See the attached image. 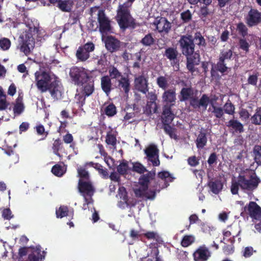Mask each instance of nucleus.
<instances>
[{
    "mask_svg": "<svg viewBox=\"0 0 261 261\" xmlns=\"http://www.w3.org/2000/svg\"><path fill=\"white\" fill-rule=\"evenodd\" d=\"M74 5L73 0H60L58 3L57 7L64 12L71 11Z\"/></svg>",
    "mask_w": 261,
    "mask_h": 261,
    "instance_id": "a878e982",
    "label": "nucleus"
},
{
    "mask_svg": "<svg viewBox=\"0 0 261 261\" xmlns=\"http://www.w3.org/2000/svg\"><path fill=\"white\" fill-rule=\"evenodd\" d=\"M176 89L175 88H171L165 90L162 94L163 101L166 103V105H169L173 107L176 102Z\"/></svg>",
    "mask_w": 261,
    "mask_h": 261,
    "instance_id": "6ab92c4d",
    "label": "nucleus"
},
{
    "mask_svg": "<svg viewBox=\"0 0 261 261\" xmlns=\"http://www.w3.org/2000/svg\"><path fill=\"white\" fill-rule=\"evenodd\" d=\"M36 86L41 93L46 92L52 82V79L49 73L42 71L41 73H35Z\"/></svg>",
    "mask_w": 261,
    "mask_h": 261,
    "instance_id": "1a4fd4ad",
    "label": "nucleus"
},
{
    "mask_svg": "<svg viewBox=\"0 0 261 261\" xmlns=\"http://www.w3.org/2000/svg\"><path fill=\"white\" fill-rule=\"evenodd\" d=\"M78 190L79 192L84 197L85 203L83 204V209L86 210V205L89 203L87 197H91L94 195L95 191V188L91 182L79 179Z\"/></svg>",
    "mask_w": 261,
    "mask_h": 261,
    "instance_id": "6e6552de",
    "label": "nucleus"
},
{
    "mask_svg": "<svg viewBox=\"0 0 261 261\" xmlns=\"http://www.w3.org/2000/svg\"><path fill=\"white\" fill-rule=\"evenodd\" d=\"M206 134L205 132L200 131L195 141L198 149H202L207 143Z\"/></svg>",
    "mask_w": 261,
    "mask_h": 261,
    "instance_id": "2f4dec72",
    "label": "nucleus"
},
{
    "mask_svg": "<svg viewBox=\"0 0 261 261\" xmlns=\"http://www.w3.org/2000/svg\"><path fill=\"white\" fill-rule=\"evenodd\" d=\"M223 109L224 113L230 115H233L235 113V106L229 99L224 104Z\"/></svg>",
    "mask_w": 261,
    "mask_h": 261,
    "instance_id": "c03bdc74",
    "label": "nucleus"
},
{
    "mask_svg": "<svg viewBox=\"0 0 261 261\" xmlns=\"http://www.w3.org/2000/svg\"><path fill=\"white\" fill-rule=\"evenodd\" d=\"M106 49L111 53L117 52L121 50L124 43L121 42L115 36L108 35L102 39Z\"/></svg>",
    "mask_w": 261,
    "mask_h": 261,
    "instance_id": "9d476101",
    "label": "nucleus"
},
{
    "mask_svg": "<svg viewBox=\"0 0 261 261\" xmlns=\"http://www.w3.org/2000/svg\"><path fill=\"white\" fill-rule=\"evenodd\" d=\"M59 81L55 79L51 82V85L48 88L47 91H49L50 94L55 100H58L61 98L62 92L59 85Z\"/></svg>",
    "mask_w": 261,
    "mask_h": 261,
    "instance_id": "4be33fe9",
    "label": "nucleus"
},
{
    "mask_svg": "<svg viewBox=\"0 0 261 261\" xmlns=\"http://www.w3.org/2000/svg\"><path fill=\"white\" fill-rule=\"evenodd\" d=\"M156 84L160 88L165 90L168 86V80L164 76H160L156 79Z\"/></svg>",
    "mask_w": 261,
    "mask_h": 261,
    "instance_id": "3c124183",
    "label": "nucleus"
},
{
    "mask_svg": "<svg viewBox=\"0 0 261 261\" xmlns=\"http://www.w3.org/2000/svg\"><path fill=\"white\" fill-rule=\"evenodd\" d=\"M76 57L79 61L84 62L90 58V54L85 51L83 48L79 46L76 52Z\"/></svg>",
    "mask_w": 261,
    "mask_h": 261,
    "instance_id": "58836bf2",
    "label": "nucleus"
},
{
    "mask_svg": "<svg viewBox=\"0 0 261 261\" xmlns=\"http://www.w3.org/2000/svg\"><path fill=\"white\" fill-rule=\"evenodd\" d=\"M260 182L259 178L255 174L246 176L239 174L236 178H232L230 186L232 194L237 195L239 189L245 193H250L256 190Z\"/></svg>",
    "mask_w": 261,
    "mask_h": 261,
    "instance_id": "f03ea898",
    "label": "nucleus"
},
{
    "mask_svg": "<svg viewBox=\"0 0 261 261\" xmlns=\"http://www.w3.org/2000/svg\"><path fill=\"white\" fill-rule=\"evenodd\" d=\"M117 82L118 84L116 87L123 90L125 93L127 94L130 90V82L128 77L123 76Z\"/></svg>",
    "mask_w": 261,
    "mask_h": 261,
    "instance_id": "bb28decb",
    "label": "nucleus"
},
{
    "mask_svg": "<svg viewBox=\"0 0 261 261\" xmlns=\"http://www.w3.org/2000/svg\"><path fill=\"white\" fill-rule=\"evenodd\" d=\"M130 170L128 166V163L126 160H123L117 167V171L120 175H125Z\"/></svg>",
    "mask_w": 261,
    "mask_h": 261,
    "instance_id": "4c0bfd02",
    "label": "nucleus"
},
{
    "mask_svg": "<svg viewBox=\"0 0 261 261\" xmlns=\"http://www.w3.org/2000/svg\"><path fill=\"white\" fill-rule=\"evenodd\" d=\"M105 112L106 115L108 116L112 117L117 113L116 108L113 103H111L106 106L105 109Z\"/></svg>",
    "mask_w": 261,
    "mask_h": 261,
    "instance_id": "603ef678",
    "label": "nucleus"
},
{
    "mask_svg": "<svg viewBox=\"0 0 261 261\" xmlns=\"http://www.w3.org/2000/svg\"><path fill=\"white\" fill-rule=\"evenodd\" d=\"M148 190V189L145 188L144 187L140 186V188L138 189H134V193L135 196L138 198H143L145 197L146 191Z\"/></svg>",
    "mask_w": 261,
    "mask_h": 261,
    "instance_id": "0e129e2a",
    "label": "nucleus"
},
{
    "mask_svg": "<svg viewBox=\"0 0 261 261\" xmlns=\"http://www.w3.org/2000/svg\"><path fill=\"white\" fill-rule=\"evenodd\" d=\"M194 242V237L190 235H186L183 237L181 241V245L184 247H187L191 245Z\"/></svg>",
    "mask_w": 261,
    "mask_h": 261,
    "instance_id": "4d7b16f0",
    "label": "nucleus"
},
{
    "mask_svg": "<svg viewBox=\"0 0 261 261\" xmlns=\"http://www.w3.org/2000/svg\"><path fill=\"white\" fill-rule=\"evenodd\" d=\"M178 43L180 49L186 57V67L189 72L193 74L196 70L195 66L200 63V55L195 52V44L191 35L181 36Z\"/></svg>",
    "mask_w": 261,
    "mask_h": 261,
    "instance_id": "f257e3e1",
    "label": "nucleus"
},
{
    "mask_svg": "<svg viewBox=\"0 0 261 261\" xmlns=\"http://www.w3.org/2000/svg\"><path fill=\"white\" fill-rule=\"evenodd\" d=\"M178 97L181 102L189 100L190 106L195 110H199L202 108L205 111L209 103H211V99L206 94H202L200 99L194 96V89L191 86L182 88Z\"/></svg>",
    "mask_w": 261,
    "mask_h": 261,
    "instance_id": "39448f33",
    "label": "nucleus"
},
{
    "mask_svg": "<svg viewBox=\"0 0 261 261\" xmlns=\"http://www.w3.org/2000/svg\"><path fill=\"white\" fill-rule=\"evenodd\" d=\"M132 170L133 172L142 174L144 172H147L146 167L144 166L141 163L138 162L133 163V167Z\"/></svg>",
    "mask_w": 261,
    "mask_h": 261,
    "instance_id": "49530a36",
    "label": "nucleus"
},
{
    "mask_svg": "<svg viewBox=\"0 0 261 261\" xmlns=\"http://www.w3.org/2000/svg\"><path fill=\"white\" fill-rule=\"evenodd\" d=\"M109 76L111 80L115 79L117 81L123 76L122 73L114 66L109 68Z\"/></svg>",
    "mask_w": 261,
    "mask_h": 261,
    "instance_id": "a19ab883",
    "label": "nucleus"
},
{
    "mask_svg": "<svg viewBox=\"0 0 261 261\" xmlns=\"http://www.w3.org/2000/svg\"><path fill=\"white\" fill-rule=\"evenodd\" d=\"M24 106L23 103V97L20 95L15 100L13 107V112L15 115H20L24 110Z\"/></svg>",
    "mask_w": 261,
    "mask_h": 261,
    "instance_id": "c756f323",
    "label": "nucleus"
},
{
    "mask_svg": "<svg viewBox=\"0 0 261 261\" xmlns=\"http://www.w3.org/2000/svg\"><path fill=\"white\" fill-rule=\"evenodd\" d=\"M51 172L58 177H61L65 173L63 168L59 164H56L52 167Z\"/></svg>",
    "mask_w": 261,
    "mask_h": 261,
    "instance_id": "6e6d98bb",
    "label": "nucleus"
},
{
    "mask_svg": "<svg viewBox=\"0 0 261 261\" xmlns=\"http://www.w3.org/2000/svg\"><path fill=\"white\" fill-rule=\"evenodd\" d=\"M159 105L156 102H148L146 106L144 108L143 113L147 116H150L152 114L158 113Z\"/></svg>",
    "mask_w": 261,
    "mask_h": 261,
    "instance_id": "c85d7f7f",
    "label": "nucleus"
},
{
    "mask_svg": "<svg viewBox=\"0 0 261 261\" xmlns=\"http://www.w3.org/2000/svg\"><path fill=\"white\" fill-rule=\"evenodd\" d=\"M155 38L151 33H148L140 40V43L144 46H151L154 44Z\"/></svg>",
    "mask_w": 261,
    "mask_h": 261,
    "instance_id": "c9c22d12",
    "label": "nucleus"
},
{
    "mask_svg": "<svg viewBox=\"0 0 261 261\" xmlns=\"http://www.w3.org/2000/svg\"><path fill=\"white\" fill-rule=\"evenodd\" d=\"M85 51L90 54V52L94 51L95 49V45L92 42H88L85 44L84 45L80 46Z\"/></svg>",
    "mask_w": 261,
    "mask_h": 261,
    "instance_id": "69168bd1",
    "label": "nucleus"
},
{
    "mask_svg": "<svg viewBox=\"0 0 261 261\" xmlns=\"http://www.w3.org/2000/svg\"><path fill=\"white\" fill-rule=\"evenodd\" d=\"M226 125L236 133L241 134L244 132L243 124L237 119H232L229 120L226 122Z\"/></svg>",
    "mask_w": 261,
    "mask_h": 261,
    "instance_id": "393cba45",
    "label": "nucleus"
},
{
    "mask_svg": "<svg viewBox=\"0 0 261 261\" xmlns=\"http://www.w3.org/2000/svg\"><path fill=\"white\" fill-rule=\"evenodd\" d=\"M139 178V184L140 186L144 187L148 189L149 184L151 180L154 178L155 176V170H152L150 171H147L146 174H142Z\"/></svg>",
    "mask_w": 261,
    "mask_h": 261,
    "instance_id": "5701e85b",
    "label": "nucleus"
},
{
    "mask_svg": "<svg viewBox=\"0 0 261 261\" xmlns=\"http://www.w3.org/2000/svg\"><path fill=\"white\" fill-rule=\"evenodd\" d=\"M9 105V103L6 100V95L5 94L3 88L0 86V111L5 110Z\"/></svg>",
    "mask_w": 261,
    "mask_h": 261,
    "instance_id": "79ce46f5",
    "label": "nucleus"
},
{
    "mask_svg": "<svg viewBox=\"0 0 261 261\" xmlns=\"http://www.w3.org/2000/svg\"><path fill=\"white\" fill-rule=\"evenodd\" d=\"M211 103H210L212 105V107L213 109L212 113L214 114V116L218 119L221 118L224 115V111L223 109L221 107H216L213 103V101L212 99Z\"/></svg>",
    "mask_w": 261,
    "mask_h": 261,
    "instance_id": "8fccbe9b",
    "label": "nucleus"
},
{
    "mask_svg": "<svg viewBox=\"0 0 261 261\" xmlns=\"http://www.w3.org/2000/svg\"><path fill=\"white\" fill-rule=\"evenodd\" d=\"M130 7L131 5L125 2L123 4H120L117 10L115 19L120 29L123 31L127 29H134L137 26L136 20L130 14Z\"/></svg>",
    "mask_w": 261,
    "mask_h": 261,
    "instance_id": "423d86ee",
    "label": "nucleus"
},
{
    "mask_svg": "<svg viewBox=\"0 0 261 261\" xmlns=\"http://www.w3.org/2000/svg\"><path fill=\"white\" fill-rule=\"evenodd\" d=\"M101 87L103 92L109 94L112 90L111 79L108 75H105L101 78Z\"/></svg>",
    "mask_w": 261,
    "mask_h": 261,
    "instance_id": "cd10ccee",
    "label": "nucleus"
},
{
    "mask_svg": "<svg viewBox=\"0 0 261 261\" xmlns=\"http://www.w3.org/2000/svg\"><path fill=\"white\" fill-rule=\"evenodd\" d=\"M254 160L259 166H261V146L255 145L253 148Z\"/></svg>",
    "mask_w": 261,
    "mask_h": 261,
    "instance_id": "de8ad7c7",
    "label": "nucleus"
},
{
    "mask_svg": "<svg viewBox=\"0 0 261 261\" xmlns=\"http://www.w3.org/2000/svg\"><path fill=\"white\" fill-rule=\"evenodd\" d=\"M97 21L99 24V31L100 33L104 34L111 32V21L106 16L103 10H99L98 11Z\"/></svg>",
    "mask_w": 261,
    "mask_h": 261,
    "instance_id": "f8f14e48",
    "label": "nucleus"
},
{
    "mask_svg": "<svg viewBox=\"0 0 261 261\" xmlns=\"http://www.w3.org/2000/svg\"><path fill=\"white\" fill-rule=\"evenodd\" d=\"M210 4H203L199 9V16L201 18H206L210 14V11L208 6Z\"/></svg>",
    "mask_w": 261,
    "mask_h": 261,
    "instance_id": "680f3d73",
    "label": "nucleus"
},
{
    "mask_svg": "<svg viewBox=\"0 0 261 261\" xmlns=\"http://www.w3.org/2000/svg\"><path fill=\"white\" fill-rule=\"evenodd\" d=\"M258 72H255L253 74L249 75L247 80L248 84L256 86L258 81Z\"/></svg>",
    "mask_w": 261,
    "mask_h": 261,
    "instance_id": "e2e57ef3",
    "label": "nucleus"
},
{
    "mask_svg": "<svg viewBox=\"0 0 261 261\" xmlns=\"http://www.w3.org/2000/svg\"><path fill=\"white\" fill-rule=\"evenodd\" d=\"M119 192H122V195H123V193H124V195L123 196V200L124 201V202H121V203L123 204V205H126V206H135L136 202L134 201H128V197L127 195V193L124 187H120L119 188Z\"/></svg>",
    "mask_w": 261,
    "mask_h": 261,
    "instance_id": "37998d69",
    "label": "nucleus"
},
{
    "mask_svg": "<svg viewBox=\"0 0 261 261\" xmlns=\"http://www.w3.org/2000/svg\"><path fill=\"white\" fill-rule=\"evenodd\" d=\"M208 186L212 192L215 194H218L221 191L223 186V184L219 179L209 181Z\"/></svg>",
    "mask_w": 261,
    "mask_h": 261,
    "instance_id": "7c9ffc66",
    "label": "nucleus"
},
{
    "mask_svg": "<svg viewBox=\"0 0 261 261\" xmlns=\"http://www.w3.org/2000/svg\"><path fill=\"white\" fill-rule=\"evenodd\" d=\"M69 76L72 82L76 86L83 85L92 76L84 68L77 66L70 69Z\"/></svg>",
    "mask_w": 261,
    "mask_h": 261,
    "instance_id": "0eeeda50",
    "label": "nucleus"
},
{
    "mask_svg": "<svg viewBox=\"0 0 261 261\" xmlns=\"http://www.w3.org/2000/svg\"><path fill=\"white\" fill-rule=\"evenodd\" d=\"M10 40L7 38L0 39V48L3 50H7L9 49L11 46Z\"/></svg>",
    "mask_w": 261,
    "mask_h": 261,
    "instance_id": "052dcab7",
    "label": "nucleus"
},
{
    "mask_svg": "<svg viewBox=\"0 0 261 261\" xmlns=\"http://www.w3.org/2000/svg\"><path fill=\"white\" fill-rule=\"evenodd\" d=\"M116 136L113 133L112 130L109 131L106 137V142L108 145L115 147L116 145Z\"/></svg>",
    "mask_w": 261,
    "mask_h": 261,
    "instance_id": "a18cd8bd",
    "label": "nucleus"
},
{
    "mask_svg": "<svg viewBox=\"0 0 261 261\" xmlns=\"http://www.w3.org/2000/svg\"><path fill=\"white\" fill-rule=\"evenodd\" d=\"M170 124H165L163 125V128L165 133L168 135L171 139L175 140L177 139V135H176L177 129L175 127L171 126Z\"/></svg>",
    "mask_w": 261,
    "mask_h": 261,
    "instance_id": "72a5a7b5",
    "label": "nucleus"
},
{
    "mask_svg": "<svg viewBox=\"0 0 261 261\" xmlns=\"http://www.w3.org/2000/svg\"><path fill=\"white\" fill-rule=\"evenodd\" d=\"M211 256V252L205 245L200 246L193 253L195 261H206Z\"/></svg>",
    "mask_w": 261,
    "mask_h": 261,
    "instance_id": "f3484780",
    "label": "nucleus"
},
{
    "mask_svg": "<svg viewBox=\"0 0 261 261\" xmlns=\"http://www.w3.org/2000/svg\"><path fill=\"white\" fill-rule=\"evenodd\" d=\"M32 251L29 254L27 261H43L45 258V252L41 251L40 246L32 247Z\"/></svg>",
    "mask_w": 261,
    "mask_h": 261,
    "instance_id": "aec40b11",
    "label": "nucleus"
},
{
    "mask_svg": "<svg viewBox=\"0 0 261 261\" xmlns=\"http://www.w3.org/2000/svg\"><path fill=\"white\" fill-rule=\"evenodd\" d=\"M233 54L231 49L226 48L220 50L218 61L211 70V75L213 78L219 77L218 72L224 75L231 70L233 63Z\"/></svg>",
    "mask_w": 261,
    "mask_h": 261,
    "instance_id": "20e7f679",
    "label": "nucleus"
},
{
    "mask_svg": "<svg viewBox=\"0 0 261 261\" xmlns=\"http://www.w3.org/2000/svg\"><path fill=\"white\" fill-rule=\"evenodd\" d=\"M162 122L163 125L165 124H170L174 118V115L172 111L171 106L165 105L163 107Z\"/></svg>",
    "mask_w": 261,
    "mask_h": 261,
    "instance_id": "412c9836",
    "label": "nucleus"
},
{
    "mask_svg": "<svg viewBox=\"0 0 261 261\" xmlns=\"http://www.w3.org/2000/svg\"><path fill=\"white\" fill-rule=\"evenodd\" d=\"M237 30L238 31L239 33L243 37H245L248 34V28L242 22H240L237 24Z\"/></svg>",
    "mask_w": 261,
    "mask_h": 261,
    "instance_id": "5fc2aeb1",
    "label": "nucleus"
},
{
    "mask_svg": "<svg viewBox=\"0 0 261 261\" xmlns=\"http://www.w3.org/2000/svg\"><path fill=\"white\" fill-rule=\"evenodd\" d=\"M36 131L38 135H44V137L43 138H42L39 140L40 141L44 140L48 134L47 132H45L44 127L42 125H41V124L36 126Z\"/></svg>",
    "mask_w": 261,
    "mask_h": 261,
    "instance_id": "338daca9",
    "label": "nucleus"
},
{
    "mask_svg": "<svg viewBox=\"0 0 261 261\" xmlns=\"http://www.w3.org/2000/svg\"><path fill=\"white\" fill-rule=\"evenodd\" d=\"M153 24L155 26L156 29L160 34H168L171 30V23L166 17H157L154 20Z\"/></svg>",
    "mask_w": 261,
    "mask_h": 261,
    "instance_id": "4468645a",
    "label": "nucleus"
},
{
    "mask_svg": "<svg viewBox=\"0 0 261 261\" xmlns=\"http://www.w3.org/2000/svg\"><path fill=\"white\" fill-rule=\"evenodd\" d=\"M179 53L176 47H168L165 50L163 56L168 59L171 63V65L178 68L179 66L178 59Z\"/></svg>",
    "mask_w": 261,
    "mask_h": 261,
    "instance_id": "dca6fc26",
    "label": "nucleus"
},
{
    "mask_svg": "<svg viewBox=\"0 0 261 261\" xmlns=\"http://www.w3.org/2000/svg\"><path fill=\"white\" fill-rule=\"evenodd\" d=\"M230 230L224 231L223 232L224 237L228 238L232 236L233 238L239 236L241 232L240 227L237 225H232L229 227Z\"/></svg>",
    "mask_w": 261,
    "mask_h": 261,
    "instance_id": "473e14b6",
    "label": "nucleus"
},
{
    "mask_svg": "<svg viewBox=\"0 0 261 261\" xmlns=\"http://www.w3.org/2000/svg\"><path fill=\"white\" fill-rule=\"evenodd\" d=\"M187 161L191 167H195L199 164V160L195 155L189 157Z\"/></svg>",
    "mask_w": 261,
    "mask_h": 261,
    "instance_id": "774afa93",
    "label": "nucleus"
},
{
    "mask_svg": "<svg viewBox=\"0 0 261 261\" xmlns=\"http://www.w3.org/2000/svg\"><path fill=\"white\" fill-rule=\"evenodd\" d=\"M148 161L151 162L153 166H159L160 162L159 159V150L156 146L153 144L150 145L144 150Z\"/></svg>",
    "mask_w": 261,
    "mask_h": 261,
    "instance_id": "2eb2a0df",
    "label": "nucleus"
},
{
    "mask_svg": "<svg viewBox=\"0 0 261 261\" xmlns=\"http://www.w3.org/2000/svg\"><path fill=\"white\" fill-rule=\"evenodd\" d=\"M193 39L194 40L195 44L197 45L199 48L206 46V43L205 40L200 32L195 33Z\"/></svg>",
    "mask_w": 261,
    "mask_h": 261,
    "instance_id": "e433bc0d",
    "label": "nucleus"
},
{
    "mask_svg": "<svg viewBox=\"0 0 261 261\" xmlns=\"http://www.w3.org/2000/svg\"><path fill=\"white\" fill-rule=\"evenodd\" d=\"M251 122L255 125H261V107H257L250 118Z\"/></svg>",
    "mask_w": 261,
    "mask_h": 261,
    "instance_id": "f704fd0d",
    "label": "nucleus"
},
{
    "mask_svg": "<svg viewBox=\"0 0 261 261\" xmlns=\"http://www.w3.org/2000/svg\"><path fill=\"white\" fill-rule=\"evenodd\" d=\"M24 23L28 30L20 34L19 37V47L20 51L28 56L34 47L35 39L33 36L38 33L39 28L36 23L35 24L32 20L29 18L24 20Z\"/></svg>",
    "mask_w": 261,
    "mask_h": 261,
    "instance_id": "7ed1b4c3",
    "label": "nucleus"
},
{
    "mask_svg": "<svg viewBox=\"0 0 261 261\" xmlns=\"http://www.w3.org/2000/svg\"><path fill=\"white\" fill-rule=\"evenodd\" d=\"M244 212L254 220L261 219V207L254 201H250L244 207Z\"/></svg>",
    "mask_w": 261,
    "mask_h": 261,
    "instance_id": "ddd939ff",
    "label": "nucleus"
},
{
    "mask_svg": "<svg viewBox=\"0 0 261 261\" xmlns=\"http://www.w3.org/2000/svg\"><path fill=\"white\" fill-rule=\"evenodd\" d=\"M134 85L136 89L143 94H146L148 91V80L143 75L135 77Z\"/></svg>",
    "mask_w": 261,
    "mask_h": 261,
    "instance_id": "a211bd4d",
    "label": "nucleus"
},
{
    "mask_svg": "<svg viewBox=\"0 0 261 261\" xmlns=\"http://www.w3.org/2000/svg\"><path fill=\"white\" fill-rule=\"evenodd\" d=\"M244 20L249 28L257 26L261 23V12L251 8L245 15Z\"/></svg>",
    "mask_w": 261,
    "mask_h": 261,
    "instance_id": "9b49d317",
    "label": "nucleus"
},
{
    "mask_svg": "<svg viewBox=\"0 0 261 261\" xmlns=\"http://www.w3.org/2000/svg\"><path fill=\"white\" fill-rule=\"evenodd\" d=\"M68 213V208L66 206H61L59 208L56 210V216L57 218H62L67 216Z\"/></svg>",
    "mask_w": 261,
    "mask_h": 261,
    "instance_id": "13d9d810",
    "label": "nucleus"
},
{
    "mask_svg": "<svg viewBox=\"0 0 261 261\" xmlns=\"http://www.w3.org/2000/svg\"><path fill=\"white\" fill-rule=\"evenodd\" d=\"M180 18L184 23L189 22L192 19V14L189 10H187L180 13Z\"/></svg>",
    "mask_w": 261,
    "mask_h": 261,
    "instance_id": "864d4df0",
    "label": "nucleus"
},
{
    "mask_svg": "<svg viewBox=\"0 0 261 261\" xmlns=\"http://www.w3.org/2000/svg\"><path fill=\"white\" fill-rule=\"evenodd\" d=\"M78 175L80 179L88 180L90 178L89 172L83 167H80L77 169Z\"/></svg>",
    "mask_w": 261,
    "mask_h": 261,
    "instance_id": "bf43d9fd",
    "label": "nucleus"
},
{
    "mask_svg": "<svg viewBox=\"0 0 261 261\" xmlns=\"http://www.w3.org/2000/svg\"><path fill=\"white\" fill-rule=\"evenodd\" d=\"M87 97L81 92L75 94V99L79 109H82V107L85 103L86 98Z\"/></svg>",
    "mask_w": 261,
    "mask_h": 261,
    "instance_id": "09e8293b",
    "label": "nucleus"
},
{
    "mask_svg": "<svg viewBox=\"0 0 261 261\" xmlns=\"http://www.w3.org/2000/svg\"><path fill=\"white\" fill-rule=\"evenodd\" d=\"M63 143L61 141V140L58 138L54 140L53 146H52V149L53 150L54 153L57 155L59 157H61L62 155L59 153V151L61 150L63 148Z\"/></svg>",
    "mask_w": 261,
    "mask_h": 261,
    "instance_id": "ea45409f",
    "label": "nucleus"
},
{
    "mask_svg": "<svg viewBox=\"0 0 261 261\" xmlns=\"http://www.w3.org/2000/svg\"><path fill=\"white\" fill-rule=\"evenodd\" d=\"M82 86L81 92L84 94L85 96H89L92 94L94 91V81L93 77L89 79L88 81H86L83 85H79Z\"/></svg>",
    "mask_w": 261,
    "mask_h": 261,
    "instance_id": "b1692460",
    "label": "nucleus"
}]
</instances>
